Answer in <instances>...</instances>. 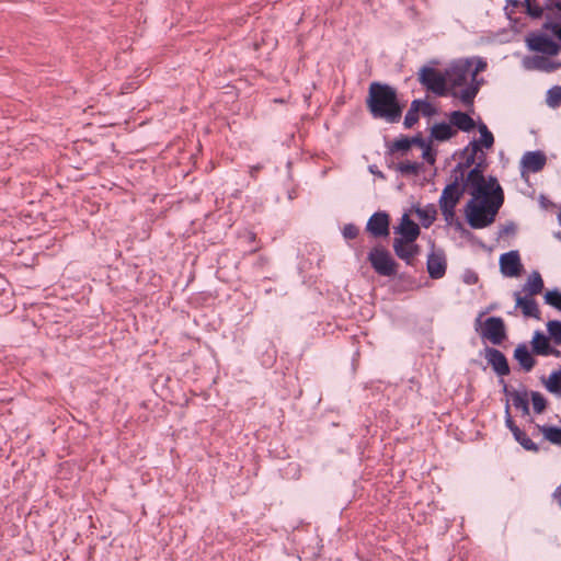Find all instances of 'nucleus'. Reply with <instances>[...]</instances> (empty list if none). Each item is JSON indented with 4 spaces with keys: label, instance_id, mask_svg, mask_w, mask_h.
Instances as JSON below:
<instances>
[{
    "label": "nucleus",
    "instance_id": "f257e3e1",
    "mask_svg": "<svg viewBox=\"0 0 561 561\" xmlns=\"http://www.w3.org/2000/svg\"><path fill=\"white\" fill-rule=\"evenodd\" d=\"M366 107L375 119H383L389 124L399 123L404 103L399 100L396 88L388 83L373 81L368 87Z\"/></svg>",
    "mask_w": 561,
    "mask_h": 561
},
{
    "label": "nucleus",
    "instance_id": "f03ea898",
    "mask_svg": "<svg viewBox=\"0 0 561 561\" xmlns=\"http://www.w3.org/2000/svg\"><path fill=\"white\" fill-rule=\"evenodd\" d=\"M500 208L499 204L472 197L465 206L466 221L472 229H483L494 222Z\"/></svg>",
    "mask_w": 561,
    "mask_h": 561
},
{
    "label": "nucleus",
    "instance_id": "7ed1b4c3",
    "mask_svg": "<svg viewBox=\"0 0 561 561\" xmlns=\"http://www.w3.org/2000/svg\"><path fill=\"white\" fill-rule=\"evenodd\" d=\"M367 261L379 276L393 277L398 274L399 263L390 251L381 244H377L368 252Z\"/></svg>",
    "mask_w": 561,
    "mask_h": 561
},
{
    "label": "nucleus",
    "instance_id": "20e7f679",
    "mask_svg": "<svg viewBox=\"0 0 561 561\" xmlns=\"http://www.w3.org/2000/svg\"><path fill=\"white\" fill-rule=\"evenodd\" d=\"M419 82L427 90L438 96H447L449 88L446 85L445 71L430 66H423L419 71Z\"/></svg>",
    "mask_w": 561,
    "mask_h": 561
},
{
    "label": "nucleus",
    "instance_id": "39448f33",
    "mask_svg": "<svg viewBox=\"0 0 561 561\" xmlns=\"http://www.w3.org/2000/svg\"><path fill=\"white\" fill-rule=\"evenodd\" d=\"M472 64L473 58H461L455 60L449 68L445 69L446 85L450 90L465 85Z\"/></svg>",
    "mask_w": 561,
    "mask_h": 561
},
{
    "label": "nucleus",
    "instance_id": "423d86ee",
    "mask_svg": "<svg viewBox=\"0 0 561 561\" xmlns=\"http://www.w3.org/2000/svg\"><path fill=\"white\" fill-rule=\"evenodd\" d=\"M480 336L493 345H501L507 339V330L501 317H489L483 321Z\"/></svg>",
    "mask_w": 561,
    "mask_h": 561
},
{
    "label": "nucleus",
    "instance_id": "0eeeda50",
    "mask_svg": "<svg viewBox=\"0 0 561 561\" xmlns=\"http://www.w3.org/2000/svg\"><path fill=\"white\" fill-rule=\"evenodd\" d=\"M474 199H486L495 205L504 204V192L497 179L493 175L484 176V183L478 193H469Z\"/></svg>",
    "mask_w": 561,
    "mask_h": 561
},
{
    "label": "nucleus",
    "instance_id": "6e6552de",
    "mask_svg": "<svg viewBox=\"0 0 561 561\" xmlns=\"http://www.w3.org/2000/svg\"><path fill=\"white\" fill-rule=\"evenodd\" d=\"M390 215L385 210H378L369 217L365 230L373 238H387L390 234Z\"/></svg>",
    "mask_w": 561,
    "mask_h": 561
},
{
    "label": "nucleus",
    "instance_id": "1a4fd4ad",
    "mask_svg": "<svg viewBox=\"0 0 561 561\" xmlns=\"http://www.w3.org/2000/svg\"><path fill=\"white\" fill-rule=\"evenodd\" d=\"M489 167L486 152H481L473 165L467 172L466 183L469 186V193H478L484 183V173Z\"/></svg>",
    "mask_w": 561,
    "mask_h": 561
},
{
    "label": "nucleus",
    "instance_id": "9d476101",
    "mask_svg": "<svg viewBox=\"0 0 561 561\" xmlns=\"http://www.w3.org/2000/svg\"><path fill=\"white\" fill-rule=\"evenodd\" d=\"M499 264L500 272L505 277H518L524 270L520 255L517 250H511L501 254Z\"/></svg>",
    "mask_w": 561,
    "mask_h": 561
},
{
    "label": "nucleus",
    "instance_id": "9b49d317",
    "mask_svg": "<svg viewBox=\"0 0 561 561\" xmlns=\"http://www.w3.org/2000/svg\"><path fill=\"white\" fill-rule=\"evenodd\" d=\"M547 163V156L541 150L527 151L523 154L519 163L522 178H525L526 173H538Z\"/></svg>",
    "mask_w": 561,
    "mask_h": 561
},
{
    "label": "nucleus",
    "instance_id": "f8f14e48",
    "mask_svg": "<svg viewBox=\"0 0 561 561\" xmlns=\"http://www.w3.org/2000/svg\"><path fill=\"white\" fill-rule=\"evenodd\" d=\"M466 192L469 194V186L466 182L459 184L457 180H453L444 187L438 204L456 207Z\"/></svg>",
    "mask_w": 561,
    "mask_h": 561
},
{
    "label": "nucleus",
    "instance_id": "ddd939ff",
    "mask_svg": "<svg viewBox=\"0 0 561 561\" xmlns=\"http://www.w3.org/2000/svg\"><path fill=\"white\" fill-rule=\"evenodd\" d=\"M484 357L488 364L492 367L493 371L499 377H504L511 374L508 360L503 352L495 347L485 346Z\"/></svg>",
    "mask_w": 561,
    "mask_h": 561
},
{
    "label": "nucleus",
    "instance_id": "4468645a",
    "mask_svg": "<svg viewBox=\"0 0 561 561\" xmlns=\"http://www.w3.org/2000/svg\"><path fill=\"white\" fill-rule=\"evenodd\" d=\"M393 233L400 237L393 240H400L402 242L412 243L417 240L421 234L419 225L413 221L408 214H404L401 218L400 224L393 228Z\"/></svg>",
    "mask_w": 561,
    "mask_h": 561
},
{
    "label": "nucleus",
    "instance_id": "2eb2a0df",
    "mask_svg": "<svg viewBox=\"0 0 561 561\" xmlns=\"http://www.w3.org/2000/svg\"><path fill=\"white\" fill-rule=\"evenodd\" d=\"M523 66L528 70H538L546 73H551L561 68V61L551 60L548 56L534 55L526 56L523 60Z\"/></svg>",
    "mask_w": 561,
    "mask_h": 561
},
{
    "label": "nucleus",
    "instance_id": "dca6fc26",
    "mask_svg": "<svg viewBox=\"0 0 561 561\" xmlns=\"http://www.w3.org/2000/svg\"><path fill=\"white\" fill-rule=\"evenodd\" d=\"M426 268L432 279L443 278L447 270V261L443 250L432 251L427 256Z\"/></svg>",
    "mask_w": 561,
    "mask_h": 561
},
{
    "label": "nucleus",
    "instance_id": "f3484780",
    "mask_svg": "<svg viewBox=\"0 0 561 561\" xmlns=\"http://www.w3.org/2000/svg\"><path fill=\"white\" fill-rule=\"evenodd\" d=\"M515 308H519L523 316L540 320V310L537 301L531 296H522L519 291L514 293Z\"/></svg>",
    "mask_w": 561,
    "mask_h": 561
},
{
    "label": "nucleus",
    "instance_id": "a211bd4d",
    "mask_svg": "<svg viewBox=\"0 0 561 561\" xmlns=\"http://www.w3.org/2000/svg\"><path fill=\"white\" fill-rule=\"evenodd\" d=\"M533 350H529L526 343H519L513 353L514 359L519 364L520 368L529 373L536 366L537 360L534 357Z\"/></svg>",
    "mask_w": 561,
    "mask_h": 561
},
{
    "label": "nucleus",
    "instance_id": "6ab92c4d",
    "mask_svg": "<svg viewBox=\"0 0 561 561\" xmlns=\"http://www.w3.org/2000/svg\"><path fill=\"white\" fill-rule=\"evenodd\" d=\"M449 123L453 128L457 131L470 133L476 128V122L473 118L466 112L462 111H453L448 115Z\"/></svg>",
    "mask_w": 561,
    "mask_h": 561
},
{
    "label": "nucleus",
    "instance_id": "aec40b11",
    "mask_svg": "<svg viewBox=\"0 0 561 561\" xmlns=\"http://www.w3.org/2000/svg\"><path fill=\"white\" fill-rule=\"evenodd\" d=\"M457 135V130L451 127L450 123H435L431 128L430 141H447Z\"/></svg>",
    "mask_w": 561,
    "mask_h": 561
},
{
    "label": "nucleus",
    "instance_id": "412c9836",
    "mask_svg": "<svg viewBox=\"0 0 561 561\" xmlns=\"http://www.w3.org/2000/svg\"><path fill=\"white\" fill-rule=\"evenodd\" d=\"M550 37L543 32H530L525 39L526 46L530 51L543 54Z\"/></svg>",
    "mask_w": 561,
    "mask_h": 561
},
{
    "label": "nucleus",
    "instance_id": "4be33fe9",
    "mask_svg": "<svg viewBox=\"0 0 561 561\" xmlns=\"http://www.w3.org/2000/svg\"><path fill=\"white\" fill-rule=\"evenodd\" d=\"M551 342L552 341L549 339L547 334H545L540 330H536L530 342L533 353L536 356H546V354L548 353L552 345Z\"/></svg>",
    "mask_w": 561,
    "mask_h": 561
},
{
    "label": "nucleus",
    "instance_id": "5701e85b",
    "mask_svg": "<svg viewBox=\"0 0 561 561\" xmlns=\"http://www.w3.org/2000/svg\"><path fill=\"white\" fill-rule=\"evenodd\" d=\"M479 93V88L477 84H468L466 88H463L460 91L450 90L449 94L453 98H458L465 106L472 107L474 99L477 94Z\"/></svg>",
    "mask_w": 561,
    "mask_h": 561
},
{
    "label": "nucleus",
    "instance_id": "b1692460",
    "mask_svg": "<svg viewBox=\"0 0 561 561\" xmlns=\"http://www.w3.org/2000/svg\"><path fill=\"white\" fill-rule=\"evenodd\" d=\"M387 151L386 156H393L394 153H400L401 156H405L410 150L411 146L409 142V136L401 135L399 138L394 139L391 142H386Z\"/></svg>",
    "mask_w": 561,
    "mask_h": 561
},
{
    "label": "nucleus",
    "instance_id": "393cba45",
    "mask_svg": "<svg viewBox=\"0 0 561 561\" xmlns=\"http://www.w3.org/2000/svg\"><path fill=\"white\" fill-rule=\"evenodd\" d=\"M415 213L424 228H430L436 219L437 209L434 204H427L424 208L415 207Z\"/></svg>",
    "mask_w": 561,
    "mask_h": 561
},
{
    "label": "nucleus",
    "instance_id": "a878e982",
    "mask_svg": "<svg viewBox=\"0 0 561 561\" xmlns=\"http://www.w3.org/2000/svg\"><path fill=\"white\" fill-rule=\"evenodd\" d=\"M545 287L543 279L539 272L534 271L529 276L527 283L523 287V291H527V296L539 295Z\"/></svg>",
    "mask_w": 561,
    "mask_h": 561
},
{
    "label": "nucleus",
    "instance_id": "bb28decb",
    "mask_svg": "<svg viewBox=\"0 0 561 561\" xmlns=\"http://www.w3.org/2000/svg\"><path fill=\"white\" fill-rule=\"evenodd\" d=\"M512 402L514 408L522 412L523 416L529 415V391L524 389L523 391L513 392Z\"/></svg>",
    "mask_w": 561,
    "mask_h": 561
},
{
    "label": "nucleus",
    "instance_id": "cd10ccee",
    "mask_svg": "<svg viewBox=\"0 0 561 561\" xmlns=\"http://www.w3.org/2000/svg\"><path fill=\"white\" fill-rule=\"evenodd\" d=\"M537 428L543 435L545 440H548L553 445L561 446V427L543 424L542 426H537Z\"/></svg>",
    "mask_w": 561,
    "mask_h": 561
},
{
    "label": "nucleus",
    "instance_id": "c85d7f7f",
    "mask_svg": "<svg viewBox=\"0 0 561 561\" xmlns=\"http://www.w3.org/2000/svg\"><path fill=\"white\" fill-rule=\"evenodd\" d=\"M514 439L527 451L538 453L540 450L538 444L533 442V439L527 435V433L523 430L515 428L513 433Z\"/></svg>",
    "mask_w": 561,
    "mask_h": 561
},
{
    "label": "nucleus",
    "instance_id": "c756f323",
    "mask_svg": "<svg viewBox=\"0 0 561 561\" xmlns=\"http://www.w3.org/2000/svg\"><path fill=\"white\" fill-rule=\"evenodd\" d=\"M542 382L550 393L561 396V369L553 370L547 380L542 377Z\"/></svg>",
    "mask_w": 561,
    "mask_h": 561
},
{
    "label": "nucleus",
    "instance_id": "7c9ffc66",
    "mask_svg": "<svg viewBox=\"0 0 561 561\" xmlns=\"http://www.w3.org/2000/svg\"><path fill=\"white\" fill-rule=\"evenodd\" d=\"M422 168L423 163L410 160L398 162L396 164V171L400 172L404 176L419 175Z\"/></svg>",
    "mask_w": 561,
    "mask_h": 561
},
{
    "label": "nucleus",
    "instance_id": "2f4dec72",
    "mask_svg": "<svg viewBox=\"0 0 561 561\" xmlns=\"http://www.w3.org/2000/svg\"><path fill=\"white\" fill-rule=\"evenodd\" d=\"M529 398L533 404V411L535 414H542L548 405V399L539 391H529Z\"/></svg>",
    "mask_w": 561,
    "mask_h": 561
},
{
    "label": "nucleus",
    "instance_id": "473e14b6",
    "mask_svg": "<svg viewBox=\"0 0 561 561\" xmlns=\"http://www.w3.org/2000/svg\"><path fill=\"white\" fill-rule=\"evenodd\" d=\"M473 165L468 159L459 161L451 170L453 180H457L459 184H465L467 181V170Z\"/></svg>",
    "mask_w": 561,
    "mask_h": 561
},
{
    "label": "nucleus",
    "instance_id": "72a5a7b5",
    "mask_svg": "<svg viewBox=\"0 0 561 561\" xmlns=\"http://www.w3.org/2000/svg\"><path fill=\"white\" fill-rule=\"evenodd\" d=\"M392 248L394 254L402 261L405 262L407 265H413L414 262L412 260L408 242H402L400 240H393Z\"/></svg>",
    "mask_w": 561,
    "mask_h": 561
},
{
    "label": "nucleus",
    "instance_id": "f704fd0d",
    "mask_svg": "<svg viewBox=\"0 0 561 561\" xmlns=\"http://www.w3.org/2000/svg\"><path fill=\"white\" fill-rule=\"evenodd\" d=\"M525 13L533 20H538L543 16V8L538 3V0H522Z\"/></svg>",
    "mask_w": 561,
    "mask_h": 561
},
{
    "label": "nucleus",
    "instance_id": "c9c22d12",
    "mask_svg": "<svg viewBox=\"0 0 561 561\" xmlns=\"http://www.w3.org/2000/svg\"><path fill=\"white\" fill-rule=\"evenodd\" d=\"M548 336L554 345H561V321L549 320L547 322Z\"/></svg>",
    "mask_w": 561,
    "mask_h": 561
},
{
    "label": "nucleus",
    "instance_id": "e433bc0d",
    "mask_svg": "<svg viewBox=\"0 0 561 561\" xmlns=\"http://www.w3.org/2000/svg\"><path fill=\"white\" fill-rule=\"evenodd\" d=\"M543 300L546 305L561 312V290L559 288L547 290L543 295Z\"/></svg>",
    "mask_w": 561,
    "mask_h": 561
},
{
    "label": "nucleus",
    "instance_id": "4c0bfd02",
    "mask_svg": "<svg viewBox=\"0 0 561 561\" xmlns=\"http://www.w3.org/2000/svg\"><path fill=\"white\" fill-rule=\"evenodd\" d=\"M547 104L552 107L557 108L561 106V87L560 85H553L547 91V98H546Z\"/></svg>",
    "mask_w": 561,
    "mask_h": 561
},
{
    "label": "nucleus",
    "instance_id": "58836bf2",
    "mask_svg": "<svg viewBox=\"0 0 561 561\" xmlns=\"http://www.w3.org/2000/svg\"><path fill=\"white\" fill-rule=\"evenodd\" d=\"M542 30L550 31L561 44V21H552L551 14H546V22L542 24Z\"/></svg>",
    "mask_w": 561,
    "mask_h": 561
},
{
    "label": "nucleus",
    "instance_id": "ea45409f",
    "mask_svg": "<svg viewBox=\"0 0 561 561\" xmlns=\"http://www.w3.org/2000/svg\"><path fill=\"white\" fill-rule=\"evenodd\" d=\"M463 149L468 150V152H469L468 160L471 163H474L476 160L479 158V154L481 152H484L483 151L484 148L481 145H479L477 139H472L471 141H469V144Z\"/></svg>",
    "mask_w": 561,
    "mask_h": 561
},
{
    "label": "nucleus",
    "instance_id": "a19ab883",
    "mask_svg": "<svg viewBox=\"0 0 561 561\" xmlns=\"http://www.w3.org/2000/svg\"><path fill=\"white\" fill-rule=\"evenodd\" d=\"M420 112L409 108L403 121L404 128H412L420 119Z\"/></svg>",
    "mask_w": 561,
    "mask_h": 561
},
{
    "label": "nucleus",
    "instance_id": "79ce46f5",
    "mask_svg": "<svg viewBox=\"0 0 561 561\" xmlns=\"http://www.w3.org/2000/svg\"><path fill=\"white\" fill-rule=\"evenodd\" d=\"M342 234L346 240L356 239L359 234V228L355 224H346L342 229Z\"/></svg>",
    "mask_w": 561,
    "mask_h": 561
},
{
    "label": "nucleus",
    "instance_id": "37998d69",
    "mask_svg": "<svg viewBox=\"0 0 561 561\" xmlns=\"http://www.w3.org/2000/svg\"><path fill=\"white\" fill-rule=\"evenodd\" d=\"M437 151L432 147V142H430L426 147L422 149V158L428 163L434 164L436 161Z\"/></svg>",
    "mask_w": 561,
    "mask_h": 561
},
{
    "label": "nucleus",
    "instance_id": "c03bdc74",
    "mask_svg": "<svg viewBox=\"0 0 561 561\" xmlns=\"http://www.w3.org/2000/svg\"><path fill=\"white\" fill-rule=\"evenodd\" d=\"M560 50H561V44L559 42L554 41L552 37H550L542 55L552 57V56H557Z\"/></svg>",
    "mask_w": 561,
    "mask_h": 561
},
{
    "label": "nucleus",
    "instance_id": "a18cd8bd",
    "mask_svg": "<svg viewBox=\"0 0 561 561\" xmlns=\"http://www.w3.org/2000/svg\"><path fill=\"white\" fill-rule=\"evenodd\" d=\"M439 208L447 225H453V222L456 220V207L439 205Z\"/></svg>",
    "mask_w": 561,
    "mask_h": 561
},
{
    "label": "nucleus",
    "instance_id": "49530a36",
    "mask_svg": "<svg viewBox=\"0 0 561 561\" xmlns=\"http://www.w3.org/2000/svg\"><path fill=\"white\" fill-rule=\"evenodd\" d=\"M409 142H410V146L411 148L413 146H416L421 149H423L424 147H426L431 141H430V138L428 139H425L422 135V133H417L415 134L414 136L412 137H409Z\"/></svg>",
    "mask_w": 561,
    "mask_h": 561
},
{
    "label": "nucleus",
    "instance_id": "de8ad7c7",
    "mask_svg": "<svg viewBox=\"0 0 561 561\" xmlns=\"http://www.w3.org/2000/svg\"><path fill=\"white\" fill-rule=\"evenodd\" d=\"M477 141L479 142V145H481L485 150H490L493 148L494 146V136L493 134L490 131L488 134H483L480 136L479 139H477Z\"/></svg>",
    "mask_w": 561,
    "mask_h": 561
},
{
    "label": "nucleus",
    "instance_id": "09e8293b",
    "mask_svg": "<svg viewBox=\"0 0 561 561\" xmlns=\"http://www.w3.org/2000/svg\"><path fill=\"white\" fill-rule=\"evenodd\" d=\"M473 60H476V66H474V68H473L472 70L470 69V75H471V77H473V81H474V80H476V77H477L480 72H482V71H484V70L486 69L488 64H486V61H485L483 58H481V57H477V58H474Z\"/></svg>",
    "mask_w": 561,
    "mask_h": 561
},
{
    "label": "nucleus",
    "instance_id": "8fccbe9b",
    "mask_svg": "<svg viewBox=\"0 0 561 561\" xmlns=\"http://www.w3.org/2000/svg\"><path fill=\"white\" fill-rule=\"evenodd\" d=\"M505 425L511 431L512 434L514 433L515 428H518V426L516 425L515 421L513 420V417L511 415L508 400H506V403H505Z\"/></svg>",
    "mask_w": 561,
    "mask_h": 561
},
{
    "label": "nucleus",
    "instance_id": "3c124183",
    "mask_svg": "<svg viewBox=\"0 0 561 561\" xmlns=\"http://www.w3.org/2000/svg\"><path fill=\"white\" fill-rule=\"evenodd\" d=\"M462 280L467 285H476L479 282V276L474 271L466 270L462 275Z\"/></svg>",
    "mask_w": 561,
    "mask_h": 561
},
{
    "label": "nucleus",
    "instance_id": "603ef678",
    "mask_svg": "<svg viewBox=\"0 0 561 561\" xmlns=\"http://www.w3.org/2000/svg\"><path fill=\"white\" fill-rule=\"evenodd\" d=\"M516 231H517V226L515 225V222L514 221H508V222H506L502 227V229L499 232V236L500 237H502V236H515Z\"/></svg>",
    "mask_w": 561,
    "mask_h": 561
},
{
    "label": "nucleus",
    "instance_id": "864d4df0",
    "mask_svg": "<svg viewBox=\"0 0 561 561\" xmlns=\"http://www.w3.org/2000/svg\"><path fill=\"white\" fill-rule=\"evenodd\" d=\"M436 113V108L433 106L432 103L424 100L422 105L421 114L425 117H431Z\"/></svg>",
    "mask_w": 561,
    "mask_h": 561
},
{
    "label": "nucleus",
    "instance_id": "5fc2aeb1",
    "mask_svg": "<svg viewBox=\"0 0 561 561\" xmlns=\"http://www.w3.org/2000/svg\"><path fill=\"white\" fill-rule=\"evenodd\" d=\"M539 204H540L541 208L545 210L553 209L557 207V205L552 201H550L548 197H546L545 195H540Z\"/></svg>",
    "mask_w": 561,
    "mask_h": 561
},
{
    "label": "nucleus",
    "instance_id": "6e6d98bb",
    "mask_svg": "<svg viewBox=\"0 0 561 561\" xmlns=\"http://www.w3.org/2000/svg\"><path fill=\"white\" fill-rule=\"evenodd\" d=\"M499 382L502 385V392L507 396V397H511L513 398V392H518L517 390H515L514 388L510 387L505 380L503 379V377L500 378Z\"/></svg>",
    "mask_w": 561,
    "mask_h": 561
},
{
    "label": "nucleus",
    "instance_id": "4d7b16f0",
    "mask_svg": "<svg viewBox=\"0 0 561 561\" xmlns=\"http://www.w3.org/2000/svg\"><path fill=\"white\" fill-rule=\"evenodd\" d=\"M408 247H409L412 260H413V262H415V257L421 253V247L417 243H415V241L412 243H408Z\"/></svg>",
    "mask_w": 561,
    "mask_h": 561
},
{
    "label": "nucleus",
    "instance_id": "13d9d810",
    "mask_svg": "<svg viewBox=\"0 0 561 561\" xmlns=\"http://www.w3.org/2000/svg\"><path fill=\"white\" fill-rule=\"evenodd\" d=\"M486 313H489V310L481 311L478 314V317L476 318V320H474V329L479 333H480V331L482 330V327H483L482 317L485 316Z\"/></svg>",
    "mask_w": 561,
    "mask_h": 561
},
{
    "label": "nucleus",
    "instance_id": "bf43d9fd",
    "mask_svg": "<svg viewBox=\"0 0 561 561\" xmlns=\"http://www.w3.org/2000/svg\"><path fill=\"white\" fill-rule=\"evenodd\" d=\"M423 101L422 99H415L411 102V105H410V108L411 110H414V111H419L421 113L422 111V105H423Z\"/></svg>",
    "mask_w": 561,
    "mask_h": 561
},
{
    "label": "nucleus",
    "instance_id": "052dcab7",
    "mask_svg": "<svg viewBox=\"0 0 561 561\" xmlns=\"http://www.w3.org/2000/svg\"><path fill=\"white\" fill-rule=\"evenodd\" d=\"M369 171L371 174H374L375 176L381 179V180H385L386 179V175L383 172H381L380 170H378V168L374 164V165H369Z\"/></svg>",
    "mask_w": 561,
    "mask_h": 561
},
{
    "label": "nucleus",
    "instance_id": "680f3d73",
    "mask_svg": "<svg viewBox=\"0 0 561 561\" xmlns=\"http://www.w3.org/2000/svg\"><path fill=\"white\" fill-rule=\"evenodd\" d=\"M396 276L398 277L399 280L409 282L411 284H414V278L407 273L397 274Z\"/></svg>",
    "mask_w": 561,
    "mask_h": 561
},
{
    "label": "nucleus",
    "instance_id": "e2e57ef3",
    "mask_svg": "<svg viewBox=\"0 0 561 561\" xmlns=\"http://www.w3.org/2000/svg\"><path fill=\"white\" fill-rule=\"evenodd\" d=\"M552 499L558 502L561 508V484L553 491Z\"/></svg>",
    "mask_w": 561,
    "mask_h": 561
},
{
    "label": "nucleus",
    "instance_id": "0e129e2a",
    "mask_svg": "<svg viewBox=\"0 0 561 561\" xmlns=\"http://www.w3.org/2000/svg\"><path fill=\"white\" fill-rule=\"evenodd\" d=\"M460 234H461V237L466 238L468 241H471V242L476 241V236L467 228Z\"/></svg>",
    "mask_w": 561,
    "mask_h": 561
},
{
    "label": "nucleus",
    "instance_id": "69168bd1",
    "mask_svg": "<svg viewBox=\"0 0 561 561\" xmlns=\"http://www.w3.org/2000/svg\"><path fill=\"white\" fill-rule=\"evenodd\" d=\"M546 356H554V357L561 358V351L558 350L557 347H554L553 345H551V347L548 351V353L546 354Z\"/></svg>",
    "mask_w": 561,
    "mask_h": 561
},
{
    "label": "nucleus",
    "instance_id": "338daca9",
    "mask_svg": "<svg viewBox=\"0 0 561 561\" xmlns=\"http://www.w3.org/2000/svg\"><path fill=\"white\" fill-rule=\"evenodd\" d=\"M510 5L513 8H519V7H523V1L522 0H506L505 10H507V8Z\"/></svg>",
    "mask_w": 561,
    "mask_h": 561
},
{
    "label": "nucleus",
    "instance_id": "774afa93",
    "mask_svg": "<svg viewBox=\"0 0 561 561\" xmlns=\"http://www.w3.org/2000/svg\"><path fill=\"white\" fill-rule=\"evenodd\" d=\"M556 9V13H554V18L557 20H561V0H558V1H554V3L552 4Z\"/></svg>",
    "mask_w": 561,
    "mask_h": 561
}]
</instances>
